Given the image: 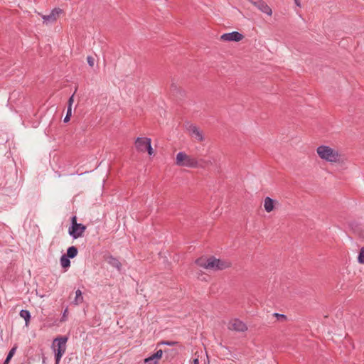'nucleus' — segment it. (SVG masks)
I'll use <instances>...</instances> for the list:
<instances>
[{"instance_id":"a211bd4d","label":"nucleus","mask_w":364,"mask_h":364,"mask_svg":"<svg viewBox=\"0 0 364 364\" xmlns=\"http://www.w3.org/2000/svg\"><path fill=\"white\" fill-rule=\"evenodd\" d=\"M16 348L17 347L16 346H14L13 347L9 352L3 364H9L10 360L11 359V358L14 356V355L16 353Z\"/></svg>"},{"instance_id":"f03ea898","label":"nucleus","mask_w":364,"mask_h":364,"mask_svg":"<svg viewBox=\"0 0 364 364\" xmlns=\"http://www.w3.org/2000/svg\"><path fill=\"white\" fill-rule=\"evenodd\" d=\"M176 164L178 166L188 168H198L200 166L198 161L195 157L188 155L183 151H180L176 154Z\"/></svg>"},{"instance_id":"1a4fd4ad","label":"nucleus","mask_w":364,"mask_h":364,"mask_svg":"<svg viewBox=\"0 0 364 364\" xmlns=\"http://www.w3.org/2000/svg\"><path fill=\"white\" fill-rule=\"evenodd\" d=\"M255 7H257L260 11L264 13L269 16L272 14V9L263 0H252L251 1Z\"/></svg>"},{"instance_id":"6e6552de","label":"nucleus","mask_w":364,"mask_h":364,"mask_svg":"<svg viewBox=\"0 0 364 364\" xmlns=\"http://www.w3.org/2000/svg\"><path fill=\"white\" fill-rule=\"evenodd\" d=\"M243 35L237 31L226 33L221 36L220 39L223 41H235L238 42L243 38Z\"/></svg>"},{"instance_id":"6ab92c4d","label":"nucleus","mask_w":364,"mask_h":364,"mask_svg":"<svg viewBox=\"0 0 364 364\" xmlns=\"http://www.w3.org/2000/svg\"><path fill=\"white\" fill-rule=\"evenodd\" d=\"M196 263L198 266L202 267L205 269V266L207 265V263H208V259L205 260V259L199 258L196 260Z\"/></svg>"},{"instance_id":"72a5a7b5","label":"nucleus","mask_w":364,"mask_h":364,"mask_svg":"<svg viewBox=\"0 0 364 364\" xmlns=\"http://www.w3.org/2000/svg\"><path fill=\"white\" fill-rule=\"evenodd\" d=\"M193 364H199V361H198V359H194L193 360Z\"/></svg>"},{"instance_id":"7c9ffc66","label":"nucleus","mask_w":364,"mask_h":364,"mask_svg":"<svg viewBox=\"0 0 364 364\" xmlns=\"http://www.w3.org/2000/svg\"><path fill=\"white\" fill-rule=\"evenodd\" d=\"M171 90L173 92H176L177 91L178 87H177V85H176V83H174V82L171 83Z\"/></svg>"},{"instance_id":"dca6fc26","label":"nucleus","mask_w":364,"mask_h":364,"mask_svg":"<svg viewBox=\"0 0 364 364\" xmlns=\"http://www.w3.org/2000/svg\"><path fill=\"white\" fill-rule=\"evenodd\" d=\"M20 316L23 318H24L26 321V326H28L30 318H31V314L28 310L22 309L20 311Z\"/></svg>"},{"instance_id":"a878e982","label":"nucleus","mask_w":364,"mask_h":364,"mask_svg":"<svg viewBox=\"0 0 364 364\" xmlns=\"http://www.w3.org/2000/svg\"><path fill=\"white\" fill-rule=\"evenodd\" d=\"M68 312V308H66L64 310V311L63 313V315H62V317L60 318V321L61 322H64V321H65L67 320Z\"/></svg>"},{"instance_id":"393cba45","label":"nucleus","mask_w":364,"mask_h":364,"mask_svg":"<svg viewBox=\"0 0 364 364\" xmlns=\"http://www.w3.org/2000/svg\"><path fill=\"white\" fill-rule=\"evenodd\" d=\"M62 353H55V364H59L61 358L63 357Z\"/></svg>"},{"instance_id":"5701e85b","label":"nucleus","mask_w":364,"mask_h":364,"mask_svg":"<svg viewBox=\"0 0 364 364\" xmlns=\"http://www.w3.org/2000/svg\"><path fill=\"white\" fill-rule=\"evenodd\" d=\"M72 115V108L70 107H68L67 108V113H66V116L65 117L64 119H63V122H69L70 119V117Z\"/></svg>"},{"instance_id":"0eeeda50","label":"nucleus","mask_w":364,"mask_h":364,"mask_svg":"<svg viewBox=\"0 0 364 364\" xmlns=\"http://www.w3.org/2000/svg\"><path fill=\"white\" fill-rule=\"evenodd\" d=\"M67 341H68V338L66 337L56 338L53 341V344L54 347L57 346V349H55L54 348V351L55 353H59V352L62 353V354L63 355L66 350L65 344H66Z\"/></svg>"},{"instance_id":"b1692460","label":"nucleus","mask_w":364,"mask_h":364,"mask_svg":"<svg viewBox=\"0 0 364 364\" xmlns=\"http://www.w3.org/2000/svg\"><path fill=\"white\" fill-rule=\"evenodd\" d=\"M144 363L145 364H158L156 360H155L151 355L146 358Z\"/></svg>"},{"instance_id":"2eb2a0df","label":"nucleus","mask_w":364,"mask_h":364,"mask_svg":"<svg viewBox=\"0 0 364 364\" xmlns=\"http://www.w3.org/2000/svg\"><path fill=\"white\" fill-rule=\"evenodd\" d=\"M77 252H78V250H77V247L75 246H71L68 248L67 255H65L67 257H68L69 258L73 259L77 256Z\"/></svg>"},{"instance_id":"412c9836","label":"nucleus","mask_w":364,"mask_h":364,"mask_svg":"<svg viewBox=\"0 0 364 364\" xmlns=\"http://www.w3.org/2000/svg\"><path fill=\"white\" fill-rule=\"evenodd\" d=\"M177 343H178V342H176V341H160L157 344V346H161V345H166V346H174Z\"/></svg>"},{"instance_id":"9b49d317","label":"nucleus","mask_w":364,"mask_h":364,"mask_svg":"<svg viewBox=\"0 0 364 364\" xmlns=\"http://www.w3.org/2000/svg\"><path fill=\"white\" fill-rule=\"evenodd\" d=\"M151 142V139L149 138H141L137 137L135 141V146L136 149L139 151L144 152L146 148V143Z\"/></svg>"},{"instance_id":"9d476101","label":"nucleus","mask_w":364,"mask_h":364,"mask_svg":"<svg viewBox=\"0 0 364 364\" xmlns=\"http://www.w3.org/2000/svg\"><path fill=\"white\" fill-rule=\"evenodd\" d=\"M188 130L191 136L198 141H203L204 136L200 129L194 124H191L188 127Z\"/></svg>"},{"instance_id":"f8f14e48","label":"nucleus","mask_w":364,"mask_h":364,"mask_svg":"<svg viewBox=\"0 0 364 364\" xmlns=\"http://www.w3.org/2000/svg\"><path fill=\"white\" fill-rule=\"evenodd\" d=\"M107 262L109 264L116 268L118 271H121L122 264L117 258L110 255L107 258Z\"/></svg>"},{"instance_id":"aec40b11","label":"nucleus","mask_w":364,"mask_h":364,"mask_svg":"<svg viewBox=\"0 0 364 364\" xmlns=\"http://www.w3.org/2000/svg\"><path fill=\"white\" fill-rule=\"evenodd\" d=\"M358 261L360 264H364V246L360 250V252L358 257Z\"/></svg>"},{"instance_id":"f704fd0d","label":"nucleus","mask_w":364,"mask_h":364,"mask_svg":"<svg viewBox=\"0 0 364 364\" xmlns=\"http://www.w3.org/2000/svg\"><path fill=\"white\" fill-rule=\"evenodd\" d=\"M250 2H251L252 0H248Z\"/></svg>"},{"instance_id":"423d86ee","label":"nucleus","mask_w":364,"mask_h":364,"mask_svg":"<svg viewBox=\"0 0 364 364\" xmlns=\"http://www.w3.org/2000/svg\"><path fill=\"white\" fill-rule=\"evenodd\" d=\"M63 13V10L60 8L53 9L48 15H41V18L45 23H52L56 21L60 15Z\"/></svg>"},{"instance_id":"f3484780","label":"nucleus","mask_w":364,"mask_h":364,"mask_svg":"<svg viewBox=\"0 0 364 364\" xmlns=\"http://www.w3.org/2000/svg\"><path fill=\"white\" fill-rule=\"evenodd\" d=\"M60 265L63 268H68L70 266V258L67 257L65 255L61 256L60 259Z\"/></svg>"},{"instance_id":"c85d7f7f","label":"nucleus","mask_w":364,"mask_h":364,"mask_svg":"<svg viewBox=\"0 0 364 364\" xmlns=\"http://www.w3.org/2000/svg\"><path fill=\"white\" fill-rule=\"evenodd\" d=\"M274 316H276L278 319H283L285 320L287 318L286 316L284 314H280L278 313H274Z\"/></svg>"},{"instance_id":"7ed1b4c3","label":"nucleus","mask_w":364,"mask_h":364,"mask_svg":"<svg viewBox=\"0 0 364 364\" xmlns=\"http://www.w3.org/2000/svg\"><path fill=\"white\" fill-rule=\"evenodd\" d=\"M230 267V262L227 261L220 260L213 257L208 259V263L205 269L222 270Z\"/></svg>"},{"instance_id":"cd10ccee","label":"nucleus","mask_w":364,"mask_h":364,"mask_svg":"<svg viewBox=\"0 0 364 364\" xmlns=\"http://www.w3.org/2000/svg\"><path fill=\"white\" fill-rule=\"evenodd\" d=\"M146 151H148L149 154V155H151L153 154V149L151 147V142H149L146 143Z\"/></svg>"},{"instance_id":"4468645a","label":"nucleus","mask_w":364,"mask_h":364,"mask_svg":"<svg viewBox=\"0 0 364 364\" xmlns=\"http://www.w3.org/2000/svg\"><path fill=\"white\" fill-rule=\"evenodd\" d=\"M83 296L81 290L77 289L75 291V297L73 301V304L77 306L83 302Z\"/></svg>"},{"instance_id":"4be33fe9","label":"nucleus","mask_w":364,"mask_h":364,"mask_svg":"<svg viewBox=\"0 0 364 364\" xmlns=\"http://www.w3.org/2000/svg\"><path fill=\"white\" fill-rule=\"evenodd\" d=\"M163 355V350H158L154 354H153L151 356L153 358L156 360V362H159V360L162 357Z\"/></svg>"},{"instance_id":"473e14b6","label":"nucleus","mask_w":364,"mask_h":364,"mask_svg":"<svg viewBox=\"0 0 364 364\" xmlns=\"http://www.w3.org/2000/svg\"><path fill=\"white\" fill-rule=\"evenodd\" d=\"M294 1H295V4H296V6H300L299 0H294Z\"/></svg>"},{"instance_id":"20e7f679","label":"nucleus","mask_w":364,"mask_h":364,"mask_svg":"<svg viewBox=\"0 0 364 364\" xmlns=\"http://www.w3.org/2000/svg\"><path fill=\"white\" fill-rule=\"evenodd\" d=\"M228 328L230 331H234L236 332H245L247 330V325L242 321L238 318H232L231 319L228 324Z\"/></svg>"},{"instance_id":"ddd939ff","label":"nucleus","mask_w":364,"mask_h":364,"mask_svg":"<svg viewBox=\"0 0 364 364\" xmlns=\"http://www.w3.org/2000/svg\"><path fill=\"white\" fill-rule=\"evenodd\" d=\"M264 208L267 213L272 212L274 208V200L269 197H266L264 200Z\"/></svg>"},{"instance_id":"c756f323","label":"nucleus","mask_w":364,"mask_h":364,"mask_svg":"<svg viewBox=\"0 0 364 364\" xmlns=\"http://www.w3.org/2000/svg\"><path fill=\"white\" fill-rule=\"evenodd\" d=\"M74 102V94L71 95L68 100V107L72 108L73 103Z\"/></svg>"},{"instance_id":"f257e3e1","label":"nucleus","mask_w":364,"mask_h":364,"mask_svg":"<svg viewBox=\"0 0 364 364\" xmlns=\"http://www.w3.org/2000/svg\"><path fill=\"white\" fill-rule=\"evenodd\" d=\"M316 153L319 158L325 161L333 164L340 161L338 151L327 145H321L316 148Z\"/></svg>"},{"instance_id":"bb28decb","label":"nucleus","mask_w":364,"mask_h":364,"mask_svg":"<svg viewBox=\"0 0 364 364\" xmlns=\"http://www.w3.org/2000/svg\"><path fill=\"white\" fill-rule=\"evenodd\" d=\"M87 61L90 67H93L95 64V59L92 56H87Z\"/></svg>"},{"instance_id":"2f4dec72","label":"nucleus","mask_w":364,"mask_h":364,"mask_svg":"<svg viewBox=\"0 0 364 364\" xmlns=\"http://www.w3.org/2000/svg\"><path fill=\"white\" fill-rule=\"evenodd\" d=\"M71 222H72V225H73V224H78L77 223V218H76V216H73L72 217Z\"/></svg>"},{"instance_id":"39448f33","label":"nucleus","mask_w":364,"mask_h":364,"mask_svg":"<svg viewBox=\"0 0 364 364\" xmlns=\"http://www.w3.org/2000/svg\"><path fill=\"white\" fill-rule=\"evenodd\" d=\"M86 227L82 223L73 224L68 229L69 235L73 238L77 239L82 236Z\"/></svg>"}]
</instances>
